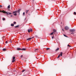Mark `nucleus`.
I'll list each match as a JSON object with an SVG mask.
<instances>
[{
  "instance_id": "2eb2a0df",
  "label": "nucleus",
  "mask_w": 76,
  "mask_h": 76,
  "mask_svg": "<svg viewBox=\"0 0 76 76\" xmlns=\"http://www.w3.org/2000/svg\"><path fill=\"white\" fill-rule=\"evenodd\" d=\"M62 54H63V53L62 52H61L60 53V56H62Z\"/></svg>"
},
{
  "instance_id": "0eeeda50",
  "label": "nucleus",
  "mask_w": 76,
  "mask_h": 76,
  "mask_svg": "<svg viewBox=\"0 0 76 76\" xmlns=\"http://www.w3.org/2000/svg\"><path fill=\"white\" fill-rule=\"evenodd\" d=\"M20 9H19L17 11V13H19V12H20Z\"/></svg>"
},
{
  "instance_id": "79ce46f5",
  "label": "nucleus",
  "mask_w": 76,
  "mask_h": 76,
  "mask_svg": "<svg viewBox=\"0 0 76 76\" xmlns=\"http://www.w3.org/2000/svg\"><path fill=\"white\" fill-rule=\"evenodd\" d=\"M32 38H34V37H32Z\"/></svg>"
},
{
  "instance_id": "aec40b11",
  "label": "nucleus",
  "mask_w": 76,
  "mask_h": 76,
  "mask_svg": "<svg viewBox=\"0 0 76 76\" xmlns=\"http://www.w3.org/2000/svg\"><path fill=\"white\" fill-rule=\"evenodd\" d=\"M54 34V33L53 32H52L50 34V35H53Z\"/></svg>"
},
{
  "instance_id": "393cba45",
  "label": "nucleus",
  "mask_w": 76,
  "mask_h": 76,
  "mask_svg": "<svg viewBox=\"0 0 76 76\" xmlns=\"http://www.w3.org/2000/svg\"><path fill=\"white\" fill-rule=\"evenodd\" d=\"M28 32H29V33L30 32V29L28 30Z\"/></svg>"
},
{
  "instance_id": "a211bd4d",
  "label": "nucleus",
  "mask_w": 76,
  "mask_h": 76,
  "mask_svg": "<svg viewBox=\"0 0 76 76\" xmlns=\"http://www.w3.org/2000/svg\"><path fill=\"white\" fill-rule=\"evenodd\" d=\"M15 60L13 59L12 61V62H15Z\"/></svg>"
},
{
  "instance_id": "39448f33",
  "label": "nucleus",
  "mask_w": 76,
  "mask_h": 76,
  "mask_svg": "<svg viewBox=\"0 0 76 76\" xmlns=\"http://www.w3.org/2000/svg\"><path fill=\"white\" fill-rule=\"evenodd\" d=\"M31 39H32V38L30 37L28 38L27 39V41H30V40H31Z\"/></svg>"
},
{
  "instance_id": "412c9836",
  "label": "nucleus",
  "mask_w": 76,
  "mask_h": 76,
  "mask_svg": "<svg viewBox=\"0 0 76 76\" xmlns=\"http://www.w3.org/2000/svg\"><path fill=\"white\" fill-rule=\"evenodd\" d=\"M8 9H10V5H9L8 6Z\"/></svg>"
},
{
  "instance_id": "dca6fc26",
  "label": "nucleus",
  "mask_w": 76,
  "mask_h": 76,
  "mask_svg": "<svg viewBox=\"0 0 76 76\" xmlns=\"http://www.w3.org/2000/svg\"><path fill=\"white\" fill-rule=\"evenodd\" d=\"M6 50V48H4L3 49H2V50L3 51H5Z\"/></svg>"
},
{
  "instance_id": "f8f14e48",
  "label": "nucleus",
  "mask_w": 76,
  "mask_h": 76,
  "mask_svg": "<svg viewBox=\"0 0 76 76\" xmlns=\"http://www.w3.org/2000/svg\"><path fill=\"white\" fill-rule=\"evenodd\" d=\"M22 50H23V51H25V50H26V49H25V48H23L22 49Z\"/></svg>"
},
{
  "instance_id": "a878e982",
  "label": "nucleus",
  "mask_w": 76,
  "mask_h": 76,
  "mask_svg": "<svg viewBox=\"0 0 76 76\" xmlns=\"http://www.w3.org/2000/svg\"><path fill=\"white\" fill-rule=\"evenodd\" d=\"M3 20H5V18H3Z\"/></svg>"
},
{
  "instance_id": "9b49d317",
  "label": "nucleus",
  "mask_w": 76,
  "mask_h": 76,
  "mask_svg": "<svg viewBox=\"0 0 76 76\" xmlns=\"http://www.w3.org/2000/svg\"><path fill=\"white\" fill-rule=\"evenodd\" d=\"M60 49L59 48H57L56 50L55 51H58L59 50V49Z\"/></svg>"
},
{
  "instance_id": "c756f323",
  "label": "nucleus",
  "mask_w": 76,
  "mask_h": 76,
  "mask_svg": "<svg viewBox=\"0 0 76 76\" xmlns=\"http://www.w3.org/2000/svg\"><path fill=\"white\" fill-rule=\"evenodd\" d=\"M64 37H67V36L65 34H64Z\"/></svg>"
},
{
  "instance_id": "7c9ffc66",
  "label": "nucleus",
  "mask_w": 76,
  "mask_h": 76,
  "mask_svg": "<svg viewBox=\"0 0 76 76\" xmlns=\"http://www.w3.org/2000/svg\"><path fill=\"white\" fill-rule=\"evenodd\" d=\"M37 50H38V49H36L35 50V52H36V51H37Z\"/></svg>"
},
{
  "instance_id": "72a5a7b5",
  "label": "nucleus",
  "mask_w": 76,
  "mask_h": 76,
  "mask_svg": "<svg viewBox=\"0 0 76 76\" xmlns=\"http://www.w3.org/2000/svg\"><path fill=\"white\" fill-rule=\"evenodd\" d=\"M23 15H25V12H23Z\"/></svg>"
},
{
  "instance_id": "e433bc0d",
  "label": "nucleus",
  "mask_w": 76,
  "mask_h": 76,
  "mask_svg": "<svg viewBox=\"0 0 76 76\" xmlns=\"http://www.w3.org/2000/svg\"><path fill=\"white\" fill-rule=\"evenodd\" d=\"M23 57V55H21V57Z\"/></svg>"
},
{
  "instance_id": "58836bf2",
  "label": "nucleus",
  "mask_w": 76,
  "mask_h": 76,
  "mask_svg": "<svg viewBox=\"0 0 76 76\" xmlns=\"http://www.w3.org/2000/svg\"><path fill=\"white\" fill-rule=\"evenodd\" d=\"M71 34H74V33H72Z\"/></svg>"
},
{
  "instance_id": "f257e3e1",
  "label": "nucleus",
  "mask_w": 76,
  "mask_h": 76,
  "mask_svg": "<svg viewBox=\"0 0 76 76\" xmlns=\"http://www.w3.org/2000/svg\"><path fill=\"white\" fill-rule=\"evenodd\" d=\"M2 12L4 13H5V14H7V15H11V14H12V13L10 12H9H9H7L4 11H2V12Z\"/></svg>"
},
{
  "instance_id": "f704fd0d",
  "label": "nucleus",
  "mask_w": 76,
  "mask_h": 76,
  "mask_svg": "<svg viewBox=\"0 0 76 76\" xmlns=\"http://www.w3.org/2000/svg\"><path fill=\"white\" fill-rule=\"evenodd\" d=\"M6 44H7V41H6Z\"/></svg>"
},
{
  "instance_id": "37998d69",
  "label": "nucleus",
  "mask_w": 76,
  "mask_h": 76,
  "mask_svg": "<svg viewBox=\"0 0 76 76\" xmlns=\"http://www.w3.org/2000/svg\"><path fill=\"white\" fill-rule=\"evenodd\" d=\"M34 0H33V1H34Z\"/></svg>"
},
{
  "instance_id": "9d476101",
  "label": "nucleus",
  "mask_w": 76,
  "mask_h": 76,
  "mask_svg": "<svg viewBox=\"0 0 76 76\" xmlns=\"http://www.w3.org/2000/svg\"><path fill=\"white\" fill-rule=\"evenodd\" d=\"M17 11H14L13 12V13H17Z\"/></svg>"
},
{
  "instance_id": "f3484780",
  "label": "nucleus",
  "mask_w": 76,
  "mask_h": 76,
  "mask_svg": "<svg viewBox=\"0 0 76 76\" xmlns=\"http://www.w3.org/2000/svg\"><path fill=\"white\" fill-rule=\"evenodd\" d=\"M26 70L25 69H23L22 71V72H25Z\"/></svg>"
},
{
  "instance_id": "423d86ee",
  "label": "nucleus",
  "mask_w": 76,
  "mask_h": 76,
  "mask_svg": "<svg viewBox=\"0 0 76 76\" xmlns=\"http://www.w3.org/2000/svg\"><path fill=\"white\" fill-rule=\"evenodd\" d=\"M17 50H22V49H21L19 48H17Z\"/></svg>"
},
{
  "instance_id": "5701e85b",
  "label": "nucleus",
  "mask_w": 76,
  "mask_h": 76,
  "mask_svg": "<svg viewBox=\"0 0 76 76\" xmlns=\"http://www.w3.org/2000/svg\"><path fill=\"white\" fill-rule=\"evenodd\" d=\"M13 60H15V57L14 56L12 58Z\"/></svg>"
},
{
  "instance_id": "4c0bfd02",
  "label": "nucleus",
  "mask_w": 76,
  "mask_h": 76,
  "mask_svg": "<svg viewBox=\"0 0 76 76\" xmlns=\"http://www.w3.org/2000/svg\"><path fill=\"white\" fill-rule=\"evenodd\" d=\"M35 37H38V36H37L35 35Z\"/></svg>"
},
{
  "instance_id": "c9c22d12",
  "label": "nucleus",
  "mask_w": 76,
  "mask_h": 76,
  "mask_svg": "<svg viewBox=\"0 0 76 76\" xmlns=\"http://www.w3.org/2000/svg\"><path fill=\"white\" fill-rule=\"evenodd\" d=\"M0 7H2V6H1V5H0Z\"/></svg>"
},
{
  "instance_id": "6e6552de",
  "label": "nucleus",
  "mask_w": 76,
  "mask_h": 76,
  "mask_svg": "<svg viewBox=\"0 0 76 76\" xmlns=\"http://www.w3.org/2000/svg\"><path fill=\"white\" fill-rule=\"evenodd\" d=\"M28 11L29 10H26V14H28Z\"/></svg>"
},
{
  "instance_id": "1a4fd4ad",
  "label": "nucleus",
  "mask_w": 76,
  "mask_h": 76,
  "mask_svg": "<svg viewBox=\"0 0 76 76\" xmlns=\"http://www.w3.org/2000/svg\"><path fill=\"white\" fill-rule=\"evenodd\" d=\"M19 25H18L16 26H15V28H19Z\"/></svg>"
},
{
  "instance_id": "20e7f679",
  "label": "nucleus",
  "mask_w": 76,
  "mask_h": 76,
  "mask_svg": "<svg viewBox=\"0 0 76 76\" xmlns=\"http://www.w3.org/2000/svg\"><path fill=\"white\" fill-rule=\"evenodd\" d=\"M53 32L54 33V34H56V29H54L53 30Z\"/></svg>"
},
{
  "instance_id": "bb28decb",
  "label": "nucleus",
  "mask_w": 76,
  "mask_h": 76,
  "mask_svg": "<svg viewBox=\"0 0 76 76\" xmlns=\"http://www.w3.org/2000/svg\"><path fill=\"white\" fill-rule=\"evenodd\" d=\"M14 15L15 16H16V15H17V14L16 13H15Z\"/></svg>"
},
{
  "instance_id": "6ab92c4d",
  "label": "nucleus",
  "mask_w": 76,
  "mask_h": 76,
  "mask_svg": "<svg viewBox=\"0 0 76 76\" xmlns=\"http://www.w3.org/2000/svg\"><path fill=\"white\" fill-rule=\"evenodd\" d=\"M60 54H59L57 57L58 58H59V57H60Z\"/></svg>"
},
{
  "instance_id": "ea45409f",
  "label": "nucleus",
  "mask_w": 76,
  "mask_h": 76,
  "mask_svg": "<svg viewBox=\"0 0 76 76\" xmlns=\"http://www.w3.org/2000/svg\"><path fill=\"white\" fill-rule=\"evenodd\" d=\"M62 31H64V30L63 29H62Z\"/></svg>"
},
{
  "instance_id": "b1692460",
  "label": "nucleus",
  "mask_w": 76,
  "mask_h": 76,
  "mask_svg": "<svg viewBox=\"0 0 76 76\" xmlns=\"http://www.w3.org/2000/svg\"><path fill=\"white\" fill-rule=\"evenodd\" d=\"M67 46H68V47H71V46L69 45H68Z\"/></svg>"
},
{
  "instance_id": "cd10ccee",
  "label": "nucleus",
  "mask_w": 76,
  "mask_h": 76,
  "mask_svg": "<svg viewBox=\"0 0 76 76\" xmlns=\"http://www.w3.org/2000/svg\"><path fill=\"white\" fill-rule=\"evenodd\" d=\"M47 50H50L49 48H46Z\"/></svg>"
},
{
  "instance_id": "a19ab883",
  "label": "nucleus",
  "mask_w": 76,
  "mask_h": 76,
  "mask_svg": "<svg viewBox=\"0 0 76 76\" xmlns=\"http://www.w3.org/2000/svg\"><path fill=\"white\" fill-rule=\"evenodd\" d=\"M11 16L12 17V15H11Z\"/></svg>"
},
{
  "instance_id": "7ed1b4c3",
  "label": "nucleus",
  "mask_w": 76,
  "mask_h": 76,
  "mask_svg": "<svg viewBox=\"0 0 76 76\" xmlns=\"http://www.w3.org/2000/svg\"><path fill=\"white\" fill-rule=\"evenodd\" d=\"M64 29L65 30H69V28L68 26H66L64 27Z\"/></svg>"
},
{
  "instance_id": "4468645a",
  "label": "nucleus",
  "mask_w": 76,
  "mask_h": 76,
  "mask_svg": "<svg viewBox=\"0 0 76 76\" xmlns=\"http://www.w3.org/2000/svg\"><path fill=\"white\" fill-rule=\"evenodd\" d=\"M29 29L30 32H32V29Z\"/></svg>"
},
{
  "instance_id": "4be33fe9",
  "label": "nucleus",
  "mask_w": 76,
  "mask_h": 76,
  "mask_svg": "<svg viewBox=\"0 0 76 76\" xmlns=\"http://www.w3.org/2000/svg\"><path fill=\"white\" fill-rule=\"evenodd\" d=\"M15 25V24H16V22L15 21L14 23H13Z\"/></svg>"
},
{
  "instance_id": "ddd939ff",
  "label": "nucleus",
  "mask_w": 76,
  "mask_h": 76,
  "mask_svg": "<svg viewBox=\"0 0 76 76\" xmlns=\"http://www.w3.org/2000/svg\"><path fill=\"white\" fill-rule=\"evenodd\" d=\"M11 26H14V24L13 23H12L11 24Z\"/></svg>"
},
{
  "instance_id": "473e14b6",
  "label": "nucleus",
  "mask_w": 76,
  "mask_h": 76,
  "mask_svg": "<svg viewBox=\"0 0 76 76\" xmlns=\"http://www.w3.org/2000/svg\"><path fill=\"white\" fill-rule=\"evenodd\" d=\"M2 38H5V37L4 36Z\"/></svg>"
},
{
  "instance_id": "2f4dec72",
  "label": "nucleus",
  "mask_w": 76,
  "mask_h": 76,
  "mask_svg": "<svg viewBox=\"0 0 76 76\" xmlns=\"http://www.w3.org/2000/svg\"><path fill=\"white\" fill-rule=\"evenodd\" d=\"M52 39H54V36H53L52 37Z\"/></svg>"
},
{
  "instance_id": "f03ea898",
  "label": "nucleus",
  "mask_w": 76,
  "mask_h": 76,
  "mask_svg": "<svg viewBox=\"0 0 76 76\" xmlns=\"http://www.w3.org/2000/svg\"><path fill=\"white\" fill-rule=\"evenodd\" d=\"M69 31L71 32H74L75 31V29H70Z\"/></svg>"
},
{
  "instance_id": "c85d7f7f",
  "label": "nucleus",
  "mask_w": 76,
  "mask_h": 76,
  "mask_svg": "<svg viewBox=\"0 0 76 76\" xmlns=\"http://www.w3.org/2000/svg\"><path fill=\"white\" fill-rule=\"evenodd\" d=\"M74 15H76V12H74Z\"/></svg>"
}]
</instances>
